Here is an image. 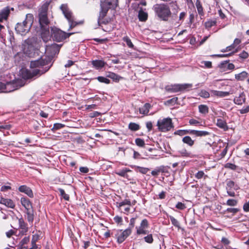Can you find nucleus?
Wrapping results in <instances>:
<instances>
[{"label": "nucleus", "instance_id": "obj_45", "mask_svg": "<svg viewBox=\"0 0 249 249\" xmlns=\"http://www.w3.org/2000/svg\"><path fill=\"white\" fill-rule=\"evenodd\" d=\"M30 241V237H25L19 243L20 246H24V245L27 244Z\"/></svg>", "mask_w": 249, "mask_h": 249}, {"label": "nucleus", "instance_id": "obj_59", "mask_svg": "<svg viewBox=\"0 0 249 249\" xmlns=\"http://www.w3.org/2000/svg\"><path fill=\"white\" fill-rule=\"evenodd\" d=\"M146 125L148 131H150L152 130L153 127V124L151 122H147L146 124Z\"/></svg>", "mask_w": 249, "mask_h": 249}, {"label": "nucleus", "instance_id": "obj_52", "mask_svg": "<svg viewBox=\"0 0 249 249\" xmlns=\"http://www.w3.org/2000/svg\"><path fill=\"white\" fill-rule=\"evenodd\" d=\"M137 218V216L131 218L130 220L129 227L128 228H130L131 230L134 227L135 224V221Z\"/></svg>", "mask_w": 249, "mask_h": 249}, {"label": "nucleus", "instance_id": "obj_11", "mask_svg": "<svg viewBox=\"0 0 249 249\" xmlns=\"http://www.w3.org/2000/svg\"><path fill=\"white\" fill-rule=\"evenodd\" d=\"M118 0H101L100 7H104L108 9H115L118 6Z\"/></svg>", "mask_w": 249, "mask_h": 249}, {"label": "nucleus", "instance_id": "obj_58", "mask_svg": "<svg viewBox=\"0 0 249 249\" xmlns=\"http://www.w3.org/2000/svg\"><path fill=\"white\" fill-rule=\"evenodd\" d=\"M241 41L239 38H235L234 40L233 43L232 44V46L234 48H235V47L239 45L241 43Z\"/></svg>", "mask_w": 249, "mask_h": 249}, {"label": "nucleus", "instance_id": "obj_56", "mask_svg": "<svg viewBox=\"0 0 249 249\" xmlns=\"http://www.w3.org/2000/svg\"><path fill=\"white\" fill-rule=\"evenodd\" d=\"M248 53L244 51L239 54V57L243 59H246L248 58Z\"/></svg>", "mask_w": 249, "mask_h": 249}, {"label": "nucleus", "instance_id": "obj_53", "mask_svg": "<svg viewBox=\"0 0 249 249\" xmlns=\"http://www.w3.org/2000/svg\"><path fill=\"white\" fill-rule=\"evenodd\" d=\"M176 207L179 210H184L186 208L185 204L180 202H178L176 204Z\"/></svg>", "mask_w": 249, "mask_h": 249}, {"label": "nucleus", "instance_id": "obj_47", "mask_svg": "<svg viewBox=\"0 0 249 249\" xmlns=\"http://www.w3.org/2000/svg\"><path fill=\"white\" fill-rule=\"evenodd\" d=\"M244 101L245 99L242 96L235 98L234 100V103L238 105H241L243 102H244Z\"/></svg>", "mask_w": 249, "mask_h": 249}, {"label": "nucleus", "instance_id": "obj_29", "mask_svg": "<svg viewBox=\"0 0 249 249\" xmlns=\"http://www.w3.org/2000/svg\"><path fill=\"white\" fill-rule=\"evenodd\" d=\"M216 125L220 128H223L224 129H227L228 126L227 124L225 121L218 119L217 120Z\"/></svg>", "mask_w": 249, "mask_h": 249}, {"label": "nucleus", "instance_id": "obj_44", "mask_svg": "<svg viewBox=\"0 0 249 249\" xmlns=\"http://www.w3.org/2000/svg\"><path fill=\"white\" fill-rule=\"evenodd\" d=\"M136 144L140 147H143L145 145L144 141L141 138H137L135 140Z\"/></svg>", "mask_w": 249, "mask_h": 249}, {"label": "nucleus", "instance_id": "obj_16", "mask_svg": "<svg viewBox=\"0 0 249 249\" xmlns=\"http://www.w3.org/2000/svg\"><path fill=\"white\" fill-rule=\"evenodd\" d=\"M18 224L19 228L21 229L20 233L22 235L25 234L28 231V228L22 218L18 219Z\"/></svg>", "mask_w": 249, "mask_h": 249}, {"label": "nucleus", "instance_id": "obj_41", "mask_svg": "<svg viewBox=\"0 0 249 249\" xmlns=\"http://www.w3.org/2000/svg\"><path fill=\"white\" fill-rule=\"evenodd\" d=\"M145 242L147 243L151 244L153 242V238L152 234H148L146 236L144 237Z\"/></svg>", "mask_w": 249, "mask_h": 249}, {"label": "nucleus", "instance_id": "obj_42", "mask_svg": "<svg viewBox=\"0 0 249 249\" xmlns=\"http://www.w3.org/2000/svg\"><path fill=\"white\" fill-rule=\"evenodd\" d=\"M179 154L183 157H190L191 153L188 152L185 149H182L179 151Z\"/></svg>", "mask_w": 249, "mask_h": 249}, {"label": "nucleus", "instance_id": "obj_20", "mask_svg": "<svg viewBox=\"0 0 249 249\" xmlns=\"http://www.w3.org/2000/svg\"><path fill=\"white\" fill-rule=\"evenodd\" d=\"M91 63L94 67L96 69H100L104 67L106 63L101 60H95L91 61Z\"/></svg>", "mask_w": 249, "mask_h": 249}, {"label": "nucleus", "instance_id": "obj_48", "mask_svg": "<svg viewBox=\"0 0 249 249\" xmlns=\"http://www.w3.org/2000/svg\"><path fill=\"white\" fill-rule=\"evenodd\" d=\"M225 167L226 168H229L233 170H235L237 168V166L234 164L231 163H227L225 165Z\"/></svg>", "mask_w": 249, "mask_h": 249}, {"label": "nucleus", "instance_id": "obj_13", "mask_svg": "<svg viewBox=\"0 0 249 249\" xmlns=\"http://www.w3.org/2000/svg\"><path fill=\"white\" fill-rule=\"evenodd\" d=\"M149 224L147 219H143L139 227H136L137 233L138 234H146L148 233V231L145 230V229L148 227Z\"/></svg>", "mask_w": 249, "mask_h": 249}, {"label": "nucleus", "instance_id": "obj_49", "mask_svg": "<svg viewBox=\"0 0 249 249\" xmlns=\"http://www.w3.org/2000/svg\"><path fill=\"white\" fill-rule=\"evenodd\" d=\"M239 209L238 208H229L226 210V212L228 213H231L233 214H235L239 211Z\"/></svg>", "mask_w": 249, "mask_h": 249}, {"label": "nucleus", "instance_id": "obj_54", "mask_svg": "<svg viewBox=\"0 0 249 249\" xmlns=\"http://www.w3.org/2000/svg\"><path fill=\"white\" fill-rule=\"evenodd\" d=\"M204 175V173L203 171H199L195 175V177L197 179H200L203 177Z\"/></svg>", "mask_w": 249, "mask_h": 249}, {"label": "nucleus", "instance_id": "obj_64", "mask_svg": "<svg viewBox=\"0 0 249 249\" xmlns=\"http://www.w3.org/2000/svg\"><path fill=\"white\" fill-rule=\"evenodd\" d=\"M175 135H178L179 136L184 135L183 130H178L174 132Z\"/></svg>", "mask_w": 249, "mask_h": 249}, {"label": "nucleus", "instance_id": "obj_9", "mask_svg": "<svg viewBox=\"0 0 249 249\" xmlns=\"http://www.w3.org/2000/svg\"><path fill=\"white\" fill-rule=\"evenodd\" d=\"M192 84H174L165 86V89L167 92L176 93L183 91L192 87Z\"/></svg>", "mask_w": 249, "mask_h": 249}, {"label": "nucleus", "instance_id": "obj_19", "mask_svg": "<svg viewBox=\"0 0 249 249\" xmlns=\"http://www.w3.org/2000/svg\"><path fill=\"white\" fill-rule=\"evenodd\" d=\"M20 201L26 211L32 209V205L29 199L26 197H21Z\"/></svg>", "mask_w": 249, "mask_h": 249}, {"label": "nucleus", "instance_id": "obj_3", "mask_svg": "<svg viewBox=\"0 0 249 249\" xmlns=\"http://www.w3.org/2000/svg\"><path fill=\"white\" fill-rule=\"evenodd\" d=\"M153 9L156 15L161 19L167 21L171 15V12L167 4H156L153 6Z\"/></svg>", "mask_w": 249, "mask_h": 249}, {"label": "nucleus", "instance_id": "obj_62", "mask_svg": "<svg viewBox=\"0 0 249 249\" xmlns=\"http://www.w3.org/2000/svg\"><path fill=\"white\" fill-rule=\"evenodd\" d=\"M199 122L194 119H191L189 120V124L192 125H196L198 124H199Z\"/></svg>", "mask_w": 249, "mask_h": 249}, {"label": "nucleus", "instance_id": "obj_31", "mask_svg": "<svg viewBox=\"0 0 249 249\" xmlns=\"http://www.w3.org/2000/svg\"><path fill=\"white\" fill-rule=\"evenodd\" d=\"M140 125L135 123H130L128 124V128L132 131H135L140 129Z\"/></svg>", "mask_w": 249, "mask_h": 249}, {"label": "nucleus", "instance_id": "obj_7", "mask_svg": "<svg viewBox=\"0 0 249 249\" xmlns=\"http://www.w3.org/2000/svg\"><path fill=\"white\" fill-rule=\"evenodd\" d=\"M74 33H66L60 29L55 27H51V36L53 40L61 42L69 37Z\"/></svg>", "mask_w": 249, "mask_h": 249}, {"label": "nucleus", "instance_id": "obj_21", "mask_svg": "<svg viewBox=\"0 0 249 249\" xmlns=\"http://www.w3.org/2000/svg\"><path fill=\"white\" fill-rule=\"evenodd\" d=\"M10 13V8L8 7H5L0 12V21L3 19H6Z\"/></svg>", "mask_w": 249, "mask_h": 249}, {"label": "nucleus", "instance_id": "obj_40", "mask_svg": "<svg viewBox=\"0 0 249 249\" xmlns=\"http://www.w3.org/2000/svg\"><path fill=\"white\" fill-rule=\"evenodd\" d=\"M216 21L215 20H209L205 22V25L206 28H210L212 26L216 25Z\"/></svg>", "mask_w": 249, "mask_h": 249}, {"label": "nucleus", "instance_id": "obj_57", "mask_svg": "<svg viewBox=\"0 0 249 249\" xmlns=\"http://www.w3.org/2000/svg\"><path fill=\"white\" fill-rule=\"evenodd\" d=\"M201 64H203L206 68H211L212 67L211 61H202Z\"/></svg>", "mask_w": 249, "mask_h": 249}, {"label": "nucleus", "instance_id": "obj_43", "mask_svg": "<svg viewBox=\"0 0 249 249\" xmlns=\"http://www.w3.org/2000/svg\"><path fill=\"white\" fill-rule=\"evenodd\" d=\"M97 79L100 82L105 83L106 84L110 83V80L106 77L103 76H98Z\"/></svg>", "mask_w": 249, "mask_h": 249}, {"label": "nucleus", "instance_id": "obj_37", "mask_svg": "<svg viewBox=\"0 0 249 249\" xmlns=\"http://www.w3.org/2000/svg\"><path fill=\"white\" fill-rule=\"evenodd\" d=\"M196 4L198 14L201 15L203 13V8L199 0H196Z\"/></svg>", "mask_w": 249, "mask_h": 249}, {"label": "nucleus", "instance_id": "obj_1", "mask_svg": "<svg viewBox=\"0 0 249 249\" xmlns=\"http://www.w3.org/2000/svg\"><path fill=\"white\" fill-rule=\"evenodd\" d=\"M61 45L53 43L48 46L47 51L51 53L50 56L42 57L40 59L32 61L30 63L31 70H23L21 72L22 77L24 79H36L49 71L52 67V59L53 56L59 52Z\"/></svg>", "mask_w": 249, "mask_h": 249}, {"label": "nucleus", "instance_id": "obj_35", "mask_svg": "<svg viewBox=\"0 0 249 249\" xmlns=\"http://www.w3.org/2000/svg\"><path fill=\"white\" fill-rule=\"evenodd\" d=\"M60 196L66 200H69V196L68 194H66L64 191V190L61 188L58 189Z\"/></svg>", "mask_w": 249, "mask_h": 249}, {"label": "nucleus", "instance_id": "obj_27", "mask_svg": "<svg viewBox=\"0 0 249 249\" xmlns=\"http://www.w3.org/2000/svg\"><path fill=\"white\" fill-rule=\"evenodd\" d=\"M212 93L216 96L224 97L229 95V92L227 91L212 90Z\"/></svg>", "mask_w": 249, "mask_h": 249}, {"label": "nucleus", "instance_id": "obj_60", "mask_svg": "<svg viewBox=\"0 0 249 249\" xmlns=\"http://www.w3.org/2000/svg\"><path fill=\"white\" fill-rule=\"evenodd\" d=\"M243 210L247 212L249 211V201L244 204Z\"/></svg>", "mask_w": 249, "mask_h": 249}, {"label": "nucleus", "instance_id": "obj_10", "mask_svg": "<svg viewBox=\"0 0 249 249\" xmlns=\"http://www.w3.org/2000/svg\"><path fill=\"white\" fill-rule=\"evenodd\" d=\"M20 81L7 82L6 84L0 82V90H5L4 92H11L21 87L22 85H19Z\"/></svg>", "mask_w": 249, "mask_h": 249}, {"label": "nucleus", "instance_id": "obj_23", "mask_svg": "<svg viewBox=\"0 0 249 249\" xmlns=\"http://www.w3.org/2000/svg\"><path fill=\"white\" fill-rule=\"evenodd\" d=\"M107 77L112 79L115 82H119L120 79H123V77L112 72H109L107 75Z\"/></svg>", "mask_w": 249, "mask_h": 249}, {"label": "nucleus", "instance_id": "obj_18", "mask_svg": "<svg viewBox=\"0 0 249 249\" xmlns=\"http://www.w3.org/2000/svg\"><path fill=\"white\" fill-rule=\"evenodd\" d=\"M20 192L24 193L30 197H33L34 195L32 190L26 185H21L18 188Z\"/></svg>", "mask_w": 249, "mask_h": 249}, {"label": "nucleus", "instance_id": "obj_34", "mask_svg": "<svg viewBox=\"0 0 249 249\" xmlns=\"http://www.w3.org/2000/svg\"><path fill=\"white\" fill-rule=\"evenodd\" d=\"M131 205V202L128 199H125L124 201L119 203V207L121 209L125 206H130Z\"/></svg>", "mask_w": 249, "mask_h": 249}, {"label": "nucleus", "instance_id": "obj_55", "mask_svg": "<svg viewBox=\"0 0 249 249\" xmlns=\"http://www.w3.org/2000/svg\"><path fill=\"white\" fill-rule=\"evenodd\" d=\"M100 114H101V113H100L99 112L94 111V112L89 113V117H90L91 118H94V117L98 116L99 115H100Z\"/></svg>", "mask_w": 249, "mask_h": 249}, {"label": "nucleus", "instance_id": "obj_39", "mask_svg": "<svg viewBox=\"0 0 249 249\" xmlns=\"http://www.w3.org/2000/svg\"><path fill=\"white\" fill-rule=\"evenodd\" d=\"M238 201L234 199H229L226 202V205L230 206H235L237 204Z\"/></svg>", "mask_w": 249, "mask_h": 249}, {"label": "nucleus", "instance_id": "obj_8", "mask_svg": "<svg viewBox=\"0 0 249 249\" xmlns=\"http://www.w3.org/2000/svg\"><path fill=\"white\" fill-rule=\"evenodd\" d=\"M159 131L165 132L170 131L174 127V124L170 118L159 119L157 124Z\"/></svg>", "mask_w": 249, "mask_h": 249}, {"label": "nucleus", "instance_id": "obj_17", "mask_svg": "<svg viewBox=\"0 0 249 249\" xmlns=\"http://www.w3.org/2000/svg\"><path fill=\"white\" fill-rule=\"evenodd\" d=\"M0 203L4 205L7 207L10 208H14L15 207V203L10 199L4 198L1 197L0 200Z\"/></svg>", "mask_w": 249, "mask_h": 249}, {"label": "nucleus", "instance_id": "obj_6", "mask_svg": "<svg viewBox=\"0 0 249 249\" xmlns=\"http://www.w3.org/2000/svg\"><path fill=\"white\" fill-rule=\"evenodd\" d=\"M39 22L43 36H49L50 35L49 24L50 21L47 14V9L42 10L38 14Z\"/></svg>", "mask_w": 249, "mask_h": 249}, {"label": "nucleus", "instance_id": "obj_5", "mask_svg": "<svg viewBox=\"0 0 249 249\" xmlns=\"http://www.w3.org/2000/svg\"><path fill=\"white\" fill-rule=\"evenodd\" d=\"M60 9L69 23L70 27L68 29V31H70L78 25H82L84 23V20H81L79 21H75L73 14L68 7L67 4H62L60 6Z\"/></svg>", "mask_w": 249, "mask_h": 249}, {"label": "nucleus", "instance_id": "obj_33", "mask_svg": "<svg viewBox=\"0 0 249 249\" xmlns=\"http://www.w3.org/2000/svg\"><path fill=\"white\" fill-rule=\"evenodd\" d=\"M123 40L126 43L128 47L130 48H133L134 45L132 43L130 39L128 36H126L124 37Z\"/></svg>", "mask_w": 249, "mask_h": 249}, {"label": "nucleus", "instance_id": "obj_4", "mask_svg": "<svg viewBox=\"0 0 249 249\" xmlns=\"http://www.w3.org/2000/svg\"><path fill=\"white\" fill-rule=\"evenodd\" d=\"M23 46L24 53L29 57H32L34 55L36 51L38 50L39 45L36 38L32 37L26 39Z\"/></svg>", "mask_w": 249, "mask_h": 249}, {"label": "nucleus", "instance_id": "obj_22", "mask_svg": "<svg viewBox=\"0 0 249 249\" xmlns=\"http://www.w3.org/2000/svg\"><path fill=\"white\" fill-rule=\"evenodd\" d=\"M131 172L132 171L131 170L127 168H124L122 170L116 172V174L120 176L129 179V176L128 175L127 173Z\"/></svg>", "mask_w": 249, "mask_h": 249}, {"label": "nucleus", "instance_id": "obj_32", "mask_svg": "<svg viewBox=\"0 0 249 249\" xmlns=\"http://www.w3.org/2000/svg\"><path fill=\"white\" fill-rule=\"evenodd\" d=\"M178 99L177 97H174L165 102L164 104L169 107L173 106L176 104Z\"/></svg>", "mask_w": 249, "mask_h": 249}, {"label": "nucleus", "instance_id": "obj_50", "mask_svg": "<svg viewBox=\"0 0 249 249\" xmlns=\"http://www.w3.org/2000/svg\"><path fill=\"white\" fill-rule=\"evenodd\" d=\"M234 186V182L232 180H229L227 182L226 189H231Z\"/></svg>", "mask_w": 249, "mask_h": 249}, {"label": "nucleus", "instance_id": "obj_12", "mask_svg": "<svg viewBox=\"0 0 249 249\" xmlns=\"http://www.w3.org/2000/svg\"><path fill=\"white\" fill-rule=\"evenodd\" d=\"M108 10L109 9L105 7H101V10L98 19V22L99 25H101L102 24H106L108 22V20L104 19V18L106 16Z\"/></svg>", "mask_w": 249, "mask_h": 249}, {"label": "nucleus", "instance_id": "obj_2", "mask_svg": "<svg viewBox=\"0 0 249 249\" xmlns=\"http://www.w3.org/2000/svg\"><path fill=\"white\" fill-rule=\"evenodd\" d=\"M33 16L31 14L26 15L25 19L21 23H17L15 30L18 34L25 35L30 31L33 21Z\"/></svg>", "mask_w": 249, "mask_h": 249}, {"label": "nucleus", "instance_id": "obj_51", "mask_svg": "<svg viewBox=\"0 0 249 249\" xmlns=\"http://www.w3.org/2000/svg\"><path fill=\"white\" fill-rule=\"evenodd\" d=\"M210 134L209 132L206 131H198V137L205 136Z\"/></svg>", "mask_w": 249, "mask_h": 249}, {"label": "nucleus", "instance_id": "obj_38", "mask_svg": "<svg viewBox=\"0 0 249 249\" xmlns=\"http://www.w3.org/2000/svg\"><path fill=\"white\" fill-rule=\"evenodd\" d=\"M170 219L172 222V224L175 227L179 228H180V224L179 222L175 219L173 216H170Z\"/></svg>", "mask_w": 249, "mask_h": 249}, {"label": "nucleus", "instance_id": "obj_30", "mask_svg": "<svg viewBox=\"0 0 249 249\" xmlns=\"http://www.w3.org/2000/svg\"><path fill=\"white\" fill-rule=\"evenodd\" d=\"M134 168L136 170V171L139 172L142 174H145L149 170V169L148 168L140 167L139 166H134Z\"/></svg>", "mask_w": 249, "mask_h": 249}, {"label": "nucleus", "instance_id": "obj_25", "mask_svg": "<svg viewBox=\"0 0 249 249\" xmlns=\"http://www.w3.org/2000/svg\"><path fill=\"white\" fill-rule=\"evenodd\" d=\"M148 18V14L141 9L139 12L138 18L141 21H145Z\"/></svg>", "mask_w": 249, "mask_h": 249}, {"label": "nucleus", "instance_id": "obj_26", "mask_svg": "<svg viewBox=\"0 0 249 249\" xmlns=\"http://www.w3.org/2000/svg\"><path fill=\"white\" fill-rule=\"evenodd\" d=\"M26 213L27 214V219L29 223H32L34 219V212L33 209L27 210Z\"/></svg>", "mask_w": 249, "mask_h": 249}, {"label": "nucleus", "instance_id": "obj_15", "mask_svg": "<svg viewBox=\"0 0 249 249\" xmlns=\"http://www.w3.org/2000/svg\"><path fill=\"white\" fill-rule=\"evenodd\" d=\"M229 60L221 62L218 65L219 68L222 71L233 70L234 68V65L232 63H229Z\"/></svg>", "mask_w": 249, "mask_h": 249}, {"label": "nucleus", "instance_id": "obj_63", "mask_svg": "<svg viewBox=\"0 0 249 249\" xmlns=\"http://www.w3.org/2000/svg\"><path fill=\"white\" fill-rule=\"evenodd\" d=\"M79 170L81 172L84 173H87L89 172V169L85 167H81L79 168Z\"/></svg>", "mask_w": 249, "mask_h": 249}, {"label": "nucleus", "instance_id": "obj_28", "mask_svg": "<svg viewBox=\"0 0 249 249\" xmlns=\"http://www.w3.org/2000/svg\"><path fill=\"white\" fill-rule=\"evenodd\" d=\"M182 142L190 146H192L194 144L193 141L190 136H185L182 139Z\"/></svg>", "mask_w": 249, "mask_h": 249}, {"label": "nucleus", "instance_id": "obj_14", "mask_svg": "<svg viewBox=\"0 0 249 249\" xmlns=\"http://www.w3.org/2000/svg\"><path fill=\"white\" fill-rule=\"evenodd\" d=\"M131 230L130 228H127L123 231H120L118 232L117 241L118 243H121L124 241V240L130 234Z\"/></svg>", "mask_w": 249, "mask_h": 249}, {"label": "nucleus", "instance_id": "obj_24", "mask_svg": "<svg viewBox=\"0 0 249 249\" xmlns=\"http://www.w3.org/2000/svg\"><path fill=\"white\" fill-rule=\"evenodd\" d=\"M248 76V73L245 71H243L240 73L237 74L235 75V79L238 81H243L246 78H247Z\"/></svg>", "mask_w": 249, "mask_h": 249}, {"label": "nucleus", "instance_id": "obj_46", "mask_svg": "<svg viewBox=\"0 0 249 249\" xmlns=\"http://www.w3.org/2000/svg\"><path fill=\"white\" fill-rule=\"evenodd\" d=\"M199 95L203 98H208L210 96V93L209 92L205 90H202L199 93Z\"/></svg>", "mask_w": 249, "mask_h": 249}, {"label": "nucleus", "instance_id": "obj_36", "mask_svg": "<svg viewBox=\"0 0 249 249\" xmlns=\"http://www.w3.org/2000/svg\"><path fill=\"white\" fill-rule=\"evenodd\" d=\"M65 126V125L62 124L56 123L53 124V127L52 130L53 131H55L57 130L62 128Z\"/></svg>", "mask_w": 249, "mask_h": 249}, {"label": "nucleus", "instance_id": "obj_61", "mask_svg": "<svg viewBox=\"0 0 249 249\" xmlns=\"http://www.w3.org/2000/svg\"><path fill=\"white\" fill-rule=\"evenodd\" d=\"M233 49H234V48L231 44L230 46L227 47L226 49L222 50L221 52L224 53L227 51H230Z\"/></svg>", "mask_w": 249, "mask_h": 249}]
</instances>
